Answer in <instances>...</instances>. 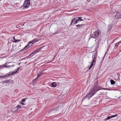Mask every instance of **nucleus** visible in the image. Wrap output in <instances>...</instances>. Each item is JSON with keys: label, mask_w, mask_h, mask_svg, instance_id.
I'll return each instance as SVG.
<instances>
[{"label": "nucleus", "mask_w": 121, "mask_h": 121, "mask_svg": "<svg viewBox=\"0 0 121 121\" xmlns=\"http://www.w3.org/2000/svg\"><path fill=\"white\" fill-rule=\"evenodd\" d=\"M101 87L97 86H92L91 89L89 92L87 94L84 98H88V99H90L93 96L96 92L99 90L101 89Z\"/></svg>", "instance_id": "obj_1"}, {"label": "nucleus", "mask_w": 121, "mask_h": 121, "mask_svg": "<svg viewBox=\"0 0 121 121\" xmlns=\"http://www.w3.org/2000/svg\"><path fill=\"white\" fill-rule=\"evenodd\" d=\"M101 33L99 30H98L93 33V34L91 35V38H92L98 40H100V38L101 37L100 35Z\"/></svg>", "instance_id": "obj_2"}, {"label": "nucleus", "mask_w": 121, "mask_h": 121, "mask_svg": "<svg viewBox=\"0 0 121 121\" xmlns=\"http://www.w3.org/2000/svg\"><path fill=\"white\" fill-rule=\"evenodd\" d=\"M30 0H25L23 5L21 7L22 9H25L28 8L30 6Z\"/></svg>", "instance_id": "obj_3"}, {"label": "nucleus", "mask_w": 121, "mask_h": 121, "mask_svg": "<svg viewBox=\"0 0 121 121\" xmlns=\"http://www.w3.org/2000/svg\"><path fill=\"white\" fill-rule=\"evenodd\" d=\"M45 47V46H43L42 47H40L39 48L37 49L35 51L31 53L28 56V58H30L33 56H34L35 53L37 52L41 51L40 50H41L42 51H43L44 50L43 49V48Z\"/></svg>", "instance_id": "obj_4"}, {"label": "nucleus", "mask_w": 121, "mask_h": 121, "mask_svg": "<svg viewBox=\"0 0 121 121\" xmlns=\"http://www.w3.org/2000/svg\"><path fill=\"white\" fill-rule=\"evenodd\" d=\"M60 107L59 106H56L54 108H52L49 110V112L50 113H55L57 111H58L60 109Z\"/></svg>", "instance_id": "obj_5"}, {"label": "nucleus", "mask_w": 121, "mask_h": 121, "mask_svg": "<svg viewBox=\"0 0 121 121\" xmlns=\"http://www.w3.org/2000/svg\"><path fill=\"white\" fill-rule=\"evenodd\" d=\"M33 43L31 42H30L28 44V45L27 46H25L24 48L22 49L21 50L23 51L24 50H26L27 49V48H29L33 44Z\"/></svg>", "instance_id": "obj_6"}, {"label": "nucleus", "mask_w": 121, "mask_h": 121, "mask_svg": "<svg viewBox=\"0 0 121 121\" xmlns=\"http://www.w3.org/2000/svg\"><path fill=\"white\" fill-rule=\"evenodd\" d=\"M22 108L21 107V106L18 105L14 108V109L13 110L15 112L20 109H22Z\"/></svg>", "instance_id": "obj_7"}, {"label": "nucleus", "mask_w": 121, "mask_h": 121, "mask_svg": "<svg viewBox=\"0 0 121 121\" xmlns=\"http://www.w3.org/2000/svg\"><path fill=\"white\" fill-rule=\"evenodd\" d=\"M78 23H79L77 20L76 18H74L72 20L71 22V24L70 25H71L72 24H75Z\"/></svg>", "instance_id": "obj_8"}, {"label": "nucleus", "mask_w": 121, "mask_h": 121, "mask_svg": "<svg viewBox=\"0 0 121 121\" xmlns=\"http://www.w3.org/2000/svg\"><path fill=\"white\" fill-rule=\"evenodd\" d=\"M11 62H7L6 63H5V64H4L3 65H2L1 66L0 68H4V67H5L6 68H8V64L10 63H11Z\"/></svg>", "instance_id": "obj_9"}, {"label": "nucleus", "mask_w": 121, "mask_h": 121, "mask_svg": "<svg viewBox=\"0 0 121 121\" xmlns=\"http://www.w3.org/2000/svg\"><path fill=\"white\" fill-rule=\"evenodd\" d=\"M26 98H25L22 99L21 101L20 102V104L22 105H25V104L24 103V102L26 101Z\"/></svg>", "instance_id": "obj_10"}, {"label": "nucleus", "mask_w": 121, "mask_h": 121, "mask_svg": "<svg viewBox=\"0 0 121 121\" xmlns=\"http://www.w3.org/2000/svg\"><path fill=\"white\" fill-rule=\"evenodd\" d=\"M115 17L116 18H121V13L119 12L117 13L115 16Z\"/></svg>", "instance_id": "obj_11"}, {"label": "nucleus", "mask_w": 121, "mask_h": 121, "mask_svg": "<svg viewBox=\"0 0 121 121\" xmlns=\"http://www.w3.org/2000/svg\"><path fill=\"white\" fill-rule=\"evenodd\" d=\"M85 25V24H78L76 25V26L77 27H79V28H84Z\"/></svg>", "instance_id": "obj_12"}, {"label": "nucleus", "mask_w": 121, "mask_h": 121, "mask_svg": "<svg viewBox=\"0 0 121 121\" xmlns=\"http://www.w3.org/2000/svg\"><path fill=\"white\" fill-rule=\"evenodd\" d=\"M43 72L42 71L39 72L37 75V78H36L35 79H34V80H36V79L37 78H38L40 76L43 75Z\"/></svg>", "instance_id": "obj_13"}, {"label": "nucleus", "mask_w": 121, "mask_h": 121, "mask_svg": "<svg viewBox=\"0 0 121 121\" xmlns=\"http://www.w3.org/2000/svg\"><path fill=\"white\" fill-rule=\"evenodd\" d=\"M82 17H75L78 22H79L80 21H83V20L82 19Z\"/></svg>", "instance_id": "obj_14"}, {"label": "nucleus", "mask_w": 121, "mask_h": 121, "mask_svg": "<svg viewBox=\"0 0 121 121\" xmlns=\"http://www.w3.org/2000/svg\"><path fill=\"white\" fill-rule=\"evenodd\" d=\"M16 72L14 71L12 72L11 73H10V72L8 74V76H11L13 75H14V74L16 73Z\"/></svg>", "instance_id": "obj_15"}, {"label": "nucleus", "mask_w": 121, "mask_h": 121, "mask_svg": "<svg viewBox=\"0 0 121 121\" xmlns=\"http://www.w3.org/2000/svg\"><path fill=\"white\" fill-rule=\"evenodd\" d=\"M57 85L56 84V82H52L51 85V86L52 87H55Z\"/></svg>", "instance_id": "obj_16"}, {"label": "nucleus", "mask_w": 121, "mask_h": 121, "mask_svg": "<svg viewBox=\"0 0 121 121\" xmlns=\"http://www.w3.org/2000/svg\"><path fill=\"white\" fill-rule=\"evenodd\" d=\"M38 40H39L38 39L36 38L34 39L32 41H31V42H32V43H33L37 42Z\"/></svg>", "instance_id": "obj_17"}, {"label": "nucleus", "mask_w": 121, "mask_h": 121, "mask_svg": "<svg viewBox=\"0 0 121 121\" xmlns=\"http://www.w3.org/2000/svg\"><path fill=\"white\" fill-rule=\"evenodd\" d=\"M96 61V59L95 58V57L94 56V58L93 59V60H92V62L94 63V64H95Z\"/></svg>", "instance_id": "obj_18"}, {"label": "nucleus", "mask_w": 121, "mask_h": 121, "mask_svg": "<svg viewBox=\"0 0 121 121\" xmlns=\"http://www.w3.org/2000/svg\"><path fill=\"white\" fill-rule=\"evenodd\" d=\"M111 84L112 85H113L115 83V82L113 80H111L110 81Z\"/></svg>", "instance_id": "obj_19"}, {"label": "nucleus", "mask_w": 121, "mask_h": 121, "mask_svg": "<svg viewBox=\"0 0 121 121\" xmlns=\"http://www.w3.org/2000/svg\"><path fill=\"white\" fill-rule=\"evenodd\" d=\"M94 63H93L92 62L91 63V64L90 66L89 67V70H90V69L92 68V67H93V65H94L95 64Z\"/></svg>", "instance_id": "obj_20"}, {"label": "nucleus", "mask_w": 121, "mask_h": 121, "mask_svg": "<svg viewBox=\"0 0 121 121\" xmlns=\"http://www.w3.org/2000/svg\"><path fill=\"white\" fill-rule=\"evenodd\" d=\"M111 118V117L110 116H109L108 117H107L104 120V121H106L107 120H109Z\"/></svg>", "instance_id": "obj_21"}, {"label": "nucleus", "mask_w": 121, "mask_h": 121, "mask_svg": "<svg viewBox=\"0 0 121 121\" xmlns=\"http://www.w3.org/2000/svg\"><path fill=\"white\" fill-rule=\"evenodd\" d=\"M21 40H16L15 39H14V40H13V42H18L21 41Z\"/></svg>", "instance_id": "obj_22"}, {"label": "nucleus", "mask_w": 121, "mask_h": 121, "mask_svg": "<svg viewBox=\"0 0 121 121\" xmlns=\"http://www.w3.org/2000/svg\"><path fill=\"white\" fill-rule=\"evenodd\" d=\"M119 43H120L119 42L116 43L115 45V47L117 48L119 44Z\"/></svg>", "instance_id": "obj_23"}, {"label": "nucleus", "mask_w": 121, "mask_h": 121, "mask_svg": "<svg viewBox=\"0 0 121 121\" xmlns=\"http://www.w3.org/2000/svg\"><path fill=\"white\" fill-rule=\"evenodd\" d=\"M8 75H7L5 76H0V78H5V77H7L8 76Z\"/></svg>", "instance_id": "obj_24"}, {"label": "nucleus", "mask_w": 121, "mask_h": 121, "mask_svg": "<svg viewBox=\"0 0 121 121\" xmlns=\"http://www.w3.org/2000/svg\"><path fill=\"white\" fill-rule=\"evenodd\" d=\"M117 116V114H116L115 115H113L112 116H110L111 117V118H112L114 117H116Z\"/></svg>", "instance_id": "obj_25"}, {"label": "nucleus", "mask_w": 121, "mask_h": 121, "mask_svg": "<svg viewBox=\"0 0 121 121\" xmlns=\"http://www.w3.org/2000/svg\"><path fill=\"white\" fill-rule=\"evenodd\" d=\"M9 81L8 80H6L4 81V82L5 83H8L9 82Z\"/></svg>", "instance_id": "obj_26"}, {"label": "nucleus", "mask_w": 121, "mask_h": 121, "mask_svg": "<svg viewBox=\"0 0 121 121\" xmlns=\"http://www.w3.org/2000/svg\"><path fill=\"white\" fill-rule=\"evenodd\" d=\"M20 67H18V68H17V70L16 71V72H17V71H18V70H19V69H20Z\"/></svg>", "instance_id": "obj_27"}, {"label": "nucleus", "mask_w": 121, "mask_h": 121, "mask_svg": "<svg viewBox=\"0 0 121 121\" xmlns=\"http://www.w3.org/2000/svg\"><path fill=\"white\" fill-rule=\"evenodd\" d=\"M19 25H17L16 26V27L17 28H18L19 27H20V26H19Z\"/></svg>", "instance_id": "obj_28"}, {"label": "nucleus", "mask_w": 121, "mask_h": 121, "mask_svg": "<svg viewBox=\"0 0 121 121\" xmlns=\"http://www.w3.org/2000/svg\"><path fill=\"white\" fill-rule=\"evenodd\" d=\"M11 66H12L13 67L14 66V65H11Z\"/></svg>", "instance_id": "obj_29"}, {"label": "nucleus", "mask_w": 121, "mask_h": 121, "mask_svg": "<svg viewBox=\"0 0 121 121\" xmlns=\"http://www.w3.org/2000/svg\"><path fill=\"white\" fill-rule=\"evenodd\" d=\"M8 67L9 68V67H11V65H8Z\"/></svg>", "instance_id": "obj_30"}, {"label": "nucleus", "mask_w": 121, "mask_h": 121, "mask_svg": "<svg viewBox=\"0 0 121 121\" xmlns=\"http://www.w3.org/2000/svg\"><path fill=\"white\" fill-rule=\"evenodd\" d=\"M13 40H14V39H15V37H13Z\"/></svg>", "instance_id": "obj_31"}, {"label": "nucleus", "mask_w": 121, "mask_h": 121, "mask_svg": "<svg viewBox=\"0 0 121 121\" xmlns=\"http://www.w3.org/2000/svg\"><path fill=\"white\" fill-rule=\"evenodd\" d=\"M106 53L105 54V55H104V57L105 56V55H106Z\"/></svg>", "instance_id": "obj_32"}, {"label": "nucleus", "mask_w": 121, "mask_h": 121, "mask_svg": "<svg viewBox=\"0 0 121 121\" xmlns=\"http://www.w3.org/2000/svg\"><path fill=\"white\" fill-rule=\"evenodd\" d=\"M21 63H19L18 64L19 65H20V64Z\"/></svg>", "instance_id": "obj_33"}, {"label": "nucleus", "mask_w": 121, "mask_h": 121, "mask_svg": "<svg viewBox=\"0 0 121 121\" xmlns=\"http://www.w3.org/2000/svg\"><path fill=\"white\" fill-rule=\"evenodd\" d=\"M119 42H120V43H121V41H119Z\"/></svg>", "instance_id": "obj_34"}]
</instances>
